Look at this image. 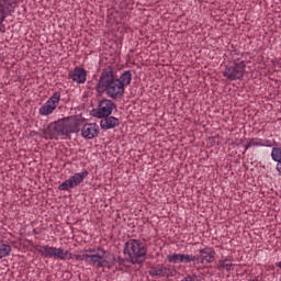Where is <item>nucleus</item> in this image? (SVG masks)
Wrapping results in <instances>:
<instances>
[{
  "instance_id": "obj_1",
  "label": "nucleus",
  "mask_w": 281,
  "mask_h": 281,
  "mask_svg": "<svg viewBox=\"0 0 281 281\" xmlns=\"http://www.w3.org/2000/svg\"><path fill=\"white\" fill-rule=\"evenodd\" d=\"M85 124V119L78 117V115L67 116L52 122L47 125V128L43 130V134L50 139H58V137H66L71 139V134L80 133V126Z\"/></svg>"
},
{
  "instance_id": "obj_2",
  "label": "nucleus",
  "mask_w": 281,
  "mask_h": 281,
  "mask_svg": "<svg viewBox=\"0 0 281 281\" xmlns=\"http://www.w3.org/2000/svg\"><path fill=\"white\" fill-rule=\"evenodd\" d=\"M95 91L99 95L106 93V95L113 100L122 98L120 86L117 83V75L115 74V68L113 66H108L102 69Z\"/></svg>"
},
{
  "instance_id": "obj_3",
  "label": "nucleus",
  "mask_w": 281,
  "mask_h": 281,
  "mask_svg": "<svg viewBox=\"0 0 281 281\" xmlns=\"http://www.w3.org/2000/svg\"><path fill=\"white\" fill-rule=\"evenodd\" d=\"M123 254L128 257L131 265H144L148 255V247L139 239H130L124 244Z\"/></svg>"
},
{
  "instance_id": "obj_4",
  "label": "nucleus",
  "mask_w": 281,
  "mask_h": 281,
  "mask_svg": "<svg viewBox=\"0 0 281 281\" xmlns=\"http://www.w3.org/2000/svg\"><path fill=\"white\" fill-rule=\"evenodd\" d=\"M246 69H247V61L233 60L225 66L223 76L224 78H227V80H231V81L243 80V78L245 77Z\"/></svg>"
},
{
  "instance_id": "obj_5",
  "label": "nucleus",
  "mask_w": 281,
  "mask_h": 281,
  "mask_svg": "<svg viewBox=\"0 0 281 281\" xmlns=\"http://www.w3.org/2000/svg\"><path fill=\"white\" fill-rule=\"evenodd\" d=\"M117 109V105L109 100V99H102L101 101H99L98 103V108L97 109H92L90 111V115L92 117H109V115H111V113H113V110Z\"/></svg>"
},
{
  "instance_id": "obj_6",
  "label": "nucleus",
  "mask_w": 281,
  "mask_h": 281,
  "mask_svg": "<svg viewBox=\"0 0 281 281\" xmlns=\"http://www.w3.org/2000/svg\"><path fill=\"white\" fill-rule=\"evenodd\" d=\"M89 177V171L85 170L80 173H75L71 176L68 180H65L61 184L58 186V190L63 192H67L68 190H71L76 188L77 186H80L85 179Z\"/></svg>"
},
{
  "instance_id": "obj_7",
  "label": "nucleus",
  "mask_w": 281,
  "mask_h": 281,
  "mask_svg": "<svg viewBox=\"0 0 281 281\" xmlns=\"http://www.w3.org/2000/svg\"><path fill=\"white\" fill-rule=\"evenodd\" d=\"M216 260V250L212 247L205 246L199 250V256H194L193 261L198 265H211Z\"/></svg>"
},
{
  "instance_id": "obj_8",
  "label": "nucleus",
  "mask_w": 281,
  "mask_h": 281,
  "mask_svg": "<svg viewBox=\"0 0 281 281\" xmlns=\"http://www.w3.org/2000/svg\"><path fill=\"white\" fill-rule=\"evenodd\" d=\"M97 251L100 252H94L90 255V265H93L97 269H102L106 267V265H110L111 261H106V258L111 256V252L104 250L103 248H98Z\"/></svg>"
},
{
  "instance_id": "obj_9",
  "label": "nucleus",
  "mask_w": 281,
  "mask_h": 281,
  "mask_svg": "<svg viewBox=\"0 0 281 281\" xmlns=\"http://www.w3.org/2000/svg\"><path fill=\"white\" fill-rule=\"evenodd\" d=\"M60 102V91L55 92L44 105L40 108V115H52Z\"/></svg>"
},
{
  "instance_id": "obj_10",
  "label": "nucleus",
  "mask_w": 281,
  "mask_h": 281,
  "mask_svg": "<svg viewBox=\"0 0 281 281\" xmlns=\"http://www.w3.org/2000/svg\"><path fill=\"white\" fill-rule=\"evenodd\" d=\"M16 10V0H0V25Z\"/></svg>"
},
{
  "instance_id": "obj_11",
  "label": "nucleus",
  "mask_w": 281,
  "mask_h": 281,
  "mask_svg": "<svg viewBox=\"0 0 281 281\" xmlns=\"http://www.w3.org/2000/svg\"><path fill=\"white\" fill-rule=\"evenodd\" d=\"M100 135V127L95 123H86L81 128V137L95 139Z\"/></svg>"
},
{
  "instance_id": "obj_12",
  "label": "nucleus",
  "mask_w": 281,
  "mask_h": 281,
  "mask_svg": "<svg viewBox=\"0 0 281 281\" xmlns=\"http://www.w3.org/2000/svg\"><path fill=\"white\" fill-rule=\"evenodd\" d=\"M98 120H101L100 126L102 131H111V128H117V126H120V119L111 116V114L108 116L99 117Z\"/></svg>"
},
{
  "instance_id": "obj_13",
  "label": "nucleus",
  "mask_w": 281,
  "mask_h": 281,
  "mask_svg": "<svg viewBox=\"0 0 281 281\" xmlns=\"http://www.w3.org/2000/svg\"><path fill=\"white\" fill-rule=\"evenodd\" d=\"M168 262H171L172 265H179V262H183L186 265L190 262H194V255H183V254H173V255H167Z\"/></svg>"
},
{
  "instance_id": "obj_14",
  "label": "nucleus",
  "mask_w": 281,
  "mask_h": 281,
  "mask_svg": "<svg viewBox=\"0 0 281 281\" xmlns=\"http://www.w3.org/2000/svg\"><path fill=\"white\" fill-rule=\"evenodd\" d=\"M133 80V74L131 70H125L120 78L117 77L119 91L121 97L124 95L125 87H128Z\"/></svg>"
},
{
  "instance_id": "obj_15",
  "label": "nucleus",
  "mask_w": 281,
  "mask_h": 281,
  "mask_svg": "<svg viewBox=\"0 0 281 281\" xmlns=\"http://www.w3.org/2000/svg\"><path fill=\"white\" fill-rule=\"evenodd\" d=\"M70 78L72 82H77V85H85V82H87V70L77 66L70 74Z\"/></svg>"
},
{
  "instance_id": "obj_16",
  "label": "nucleus",
  "mask_w": 281,
  "mask_h": 281,
  "mask_svg": "<svg viewBox=\"0 0 281 281\" xmlns=\"http://www.w3.org/2000/svg\"><path fill=\"white\" fill-rule=\"evenodd\" d=\"M148 273L151 278H167L168 267L164 266V263H158L149 267Z\"/></svg>"
},
{
  "instance_id": "obj_17",
  "label": "nucleus",
  "mask_w": 281,
  "mask_h": 281,
  "mask_svg": "<svg viewBox=\"0 0 281 281\" xmlns=\"http://www.w3.org/2000/svg\"><path fill=\"white\" fill-rule=\"evenodd\" d=\"M57 247H52L49 245L40 246L38 254L44 256V258H56Z\"/></svg>"
},
{
  "instance_id": "obj_18",
  "label": "nucleus",
  "mask_w": 281,
  "mask_h": 281,
  "mask_svg": "<svg viewBox=\"0 0 281 281\" xmlns=\"http://www.w3.org/2000/svg\"><path fill=\"white\" fill-rule=\"evenodd\" d=\"M11 251H12V246L0 241V260L1 258H5L7 256H10Z\"/></svg>"
},
{
  "instance_id": "obj_19",
  "label": "nucleus",
  "mask_w": 281,
  "mask_h": 281,
  "mask_svg": "<svg viewBox=\"0 0 281 281\" xmlns=\"http://www.w3.org/2000/svg\"><path fill=\"white\" fill-rule=\"evenodd\" d=\"M271 158L281 166V147H273L271 151Z\"/></svg>"
},
{
  "instance_id": "obj_20",
  "label": "nucleus",
  "mask_w": 281,
  "mask_h": 281,
  "mask_svg": "<svg viewBox=\"0 0 281 281\" xmlns=\"http://www.w3.org/2000/svg\"><path fill=\"white\" fill-rule=\"evenodd\" d=\"M108 263L106 266H104L106 269H113V267H115V265H117V259L115 258V255L110 254L109 258H105Z\"/></svg>"
},
{
  "instance_id": "obj_21",
  "label": "nucleus",
  "mask_w": 281,
  "mask_h": 281,
  "mask_svg": "<svg viewBox=\"0 0 281 281\" xmlns=\"http://www.w3.org/2000/svg\"><path fill=\"white\" fill-rule=\"evenodd\" d=\"M228 259H224V260H220L218 265H217V269L218 271H221V269H226V271H232V267H234V265L232 263H225L227 262Z\"/></svg>"
},
{
  "instance_id": "obj_22",
  "label": "nucleus",
  "mask_w": 281,
  "mask_h": 281,
  "mask_svg": "<svg viewBox=\"0 0 281 281\" xmlns=\"http://www.w3.org/2000/svg\"><path fill=\"white\" fill-rule=\"evenodd\" d=\"M262 145V139H260V142H256L255 138H248L247 139V144L244 145L245 150H249V148H251V146H261Z\"/></svg>"
},
{
  "instance_id": "obj_23",
  "label": "nucleus",
  "mask_w": 281,
  "mask_h": 281,
  "mask_svg": "<svg viewBox=\"0 0 281 281\" xmlns=\"http://www.w3.org/2000/svg\"><path fill=\"white\" fill-rule=\"evenodd\" d=\"M55 260H67V256H65V249L57 248L55 252Z\"/></svg>"
},
{
  "instance_id": "obj_24",
  "label": "nucleus",
  "mask_w": 281,
  "mask_h": 281,
  "mask_svg": "<svg viewBox=\"0 0 281 281\" xmlns=\"http://www.w3.org/2000/svg\"><path fill=\"white\" fill-rule=\"evenodd\" d=\"M76 260H86V262H89V259L91 260V255L83 254V255H75Z\"/></svg>"
},
{
  "instance_id": "obj_25",
  "label": "nucleus",
  "mask_w": 281,
  "mask_h": 281,
  "mask_svg": "<svg viewBox=\"0 0 281 281\" xmlns=\"http://www.w3.org/2000/svg\"><path fill=\"white\" fill-rule=\"evenodd\" d=\"M116 262H117L119 267H124V263L128 262V257H125V258L117 257Z\"/></svg>"
},
{
  "instance_id": "obj_26",
  "label": "nucleus",
  "mask_w": 281,
  "mask_h": 281,
  "mask_svg": "<svg viewBox=\"0 0 281 281\" xmlns=\"http://www.w3.org/2000/svg\"><path fill=\"white\" fill-rule=\"evenodd\" d=\"M175 276H177V270L168 268L166 278H175Z\"/></svg>"
},
{
  "instance_id": "obj_27",
  "label": "nucleus",
  "mask_w": 281,
  "mask_h": 281,
  "mask_svg": "<svg viewBox=\"0 0 281 281\" xmlns=\"http://www.w3.org/2000/svg\"><path fill=\"white\" fill-rule=\"evenodd\" d=\"M260 146H266L267 148H271V146H273V144H271V140L266 139L263 142H261Z\"/></svg>"
},
{
  "instance_id": "obj_28",
  "label": "nucleus",
  "mask_w": 281,
  "mask_h": 281,
  "mask_svg": "<svg viewBox=\"0 0 281 281\" xmlns=\"http://www.w3.org/2000/svg\"><path fill=\"white\" fill-rule=\"evenodd\" d=\"M64 254L66 256V260H71V258L74 257V255H71L69 250H64Z\"/></svg>"
},
{
  "instance_id": "obj_29",
  "label": "nucleus",
  "mask_w": 281,
  "mask_h": 281,
  "mask_svg": "<svg viewBox=\"0 0 281 281\" xmlns=\"http://www.w3.org/2000/svg\"><path fill=\"white\" fill-rule=\"evenodd\" d=\"M95 248H89L85 250V254H95Z\"/></svg>"
},
{
  "instance_id": "obj_30",
  "label": "nucleus",
  "mask_w": 281,
  "mask_h": 281,
  "mask_svg": "<svg viewBox=\"0 0 281 281\" xmlns=\"http://www.w3.org/2000/svg\"><path fill=\"white\" fill-rule=\"evenodd\" d=\"M0 32L2 34H5V25H3V22H1V24H0Z\"/></svg>"
},
{
  "instance_id": "obj_31",
  "label": "nucleus",
  "mask_w": 281,
  "mask_h": 281,
  "mask_svg": "<svg viewBox=\"0 0 281 281\" xmlns=\"http://www.w3.org/2000/svg\"><path fill=\"white\" fill-rule=\"evenodd\" d=\"M191 281H201V279H199V277H196V274H192Z\"/></svg>"
},
{
  "instance_id": "obj_32",
  "label": "nucleus",
  "mask_w": 281,
  "mask_h": 281,
  "mask_svg": "<svg viewBox=\"0 0 281 281\" xmlns=\"http://www.w3.org/2000/svg\"><path fill=\"white\" fill-rule=\"evenodd\" d=\"M276 267H278L279 269H281V261L276 263Z\"/></svg>"
},
{
  "instance_id": "obj_33",
  "label": "nucleus",
  "mask_w": 281,
  "mask_h": 281,
  "mask_svg": "<svg viewBox=\"0 0 281 281\" xmlns=\"http://www.w3.org/2000/svg\"><path fill=\"white\" fill-rule=\"evenodd\" d=\"M2 58V55H1V53H0V59Z\"/></svg>"
}]
</instances>
